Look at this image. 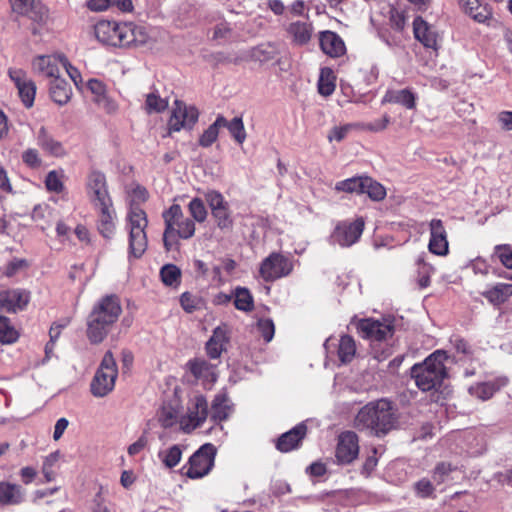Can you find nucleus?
<instances>
[{"mask_svg":"<svg viewBox=\"0 0 512 512\" xmlns=\"http://www.w3.org/2000/svg\"><path fill=\"white\" fill-rule=\"evenodd\" d=\"M274 58V50L271 47L268 46H258L254 47L251 50L245 52L241 58L235 59L234 62L238 63L239 61H245V60H253L258 62H267Z\"/></svg>","mask_w":512,"mask_h":512,"instance_id":"obj_37","label":"nucleus"},{"mask_svg":"<svg viewBox=\"0 0 512 512\" xmlns=\"http://www.w3.org/2000/svg\"><path fill=\"white\" fill-rule=\"evenodd\" d=\"M307 433L304 423L296 425L288 432L283 433L276 442V448L284 453L297 449Z\"/></svg>","mask_w":512,"mask_h":512,"instance_id":"obj_21","label":"nucleus"},{"mask_svg":"<svg viewBox=\"0 0 512 512\" xmlns=\"http://www.w3.org/2000/svg\"><path fill=\"white\" fill-rule=\"evenodd\" d=\"M398 423L396 409L387 399H378L364 405L354 419L359 430H368L373 435L383 436L395 429Z\"/></svg>","mask_w":512,"mask_h":512,"instance_id":"obj_2","label":"nucleus"},{"mask_svg":"<svg viewBox=\"0 0 512 512\" xmlns=\"http://www.w3.org/2000/svg\"><path fill=\"white\" fill-rule=\"evenodd\" d=\"M117 376L116 361L111 351H107L91 381L90 390L92 395L97 398L108 395L114 389Z\"/></svg>","mask_w":512,"mask_h":512,"instance_id":"obj_7","label":"nucleus"},{"mask_svg":"<svg viewBox=\"0 0 512 512\" xmlns=\"http://www.w3.org/2000/svg\"><path fill=\"white\" fill-rule=\"evenodd\" d=\"M95 209L98 212V231L103 237L110 239L114 235L116 229V213L113 208V205H107V207L102 206Z\"/></svg>","mask_w":512,"mask_h":512,"instance_id":"obj_28","label":"nucleus"},{"mask_svg":"<svg viewBox=\"0 0 512 512\" xmlns=\"http://www.w3.org/2000/svg\"><path fill=\"white\" fill-rule=\"evenodd\" d=\"M8 76L17 88V90L23 87L26 83H28L31 80V78L28 77V74L25 70L17 67L9 68Z\"/></svg>","mask_w":512,"mask_h":512,"instance_id":"obj_52","label":"nucleus"},{"mask_svg":"<svg viewBox=\"0 0 512 512\" xmlns=\"http://www.w3.org/2000/svg\"><path fill=\"white\" fill-rule=\"evenodd\" d=\"M235 141L239 144H242L246 139V132L244 128L243 121L240 117H235L231 121L226 120V125H224Z\"/></svg>","mask_w":512,"mask_h":512,"instance_id":"obj_47","label":"nucleus"},{"mask_svg":"<svg viewBox=\"0 0 512 512\" xmlns=\"http://www.w3.org/2000/svg\"><path fill=\"white\" fill-rule=\"evenodd\" d=\"M226 125V118L219 115L214 123H212L200 136L199 145L202 147L211 146L218 138L220 128Z\"/></svg>","mask_w":512,"mask_h":512,"instance_id":"obj_36","label":"nucleus"},{"mask_svg":"<svg viewBox=\"0 0 512 512\" xmlns=\"http://www.w3.org/2000/svg\"><path fill=\"white\" fill-rule=\"evenodd\" d=\"M93 32L101 44L117 48L142 46L150 39L146 27L134 22L100 20Z\"/></svg>","mask_w":512,"mask_h":512,"instance_id":"obj_1","label":"nucleus"},{"mask_svg":"<svg viewBox=\"0 0 512 512\" xmlns=\"http://www.w3.org/2000/svg\"><path fill=\"white\" fill-rule=\"evenodd\" d=\"M24 500V490L18 484L0 481V504L17 505Z\"/></svg>","mask_w":512,"mask_h":512,"instance_id":"obj_30","label":"nucleus"},{"mask_svg":"<svg viewBox=\"0 0 512 512\" xmlns=\"http://www.w3.org/2000/svg\"><path fill=\"white\" fill-rule=\"evenodd\" d=\"M357 330L370 341H382L393 334V326L388 320L362 319L357 323Z\"/></svg>","mask_w":512,"mask_h":512,"instance_id":"obj_14","label":"nucleus"},{"mask_svg":"<svg viewBox=\"0 0 512 512\" xmlns=\"http://www.w3.org/2000/svg\"><path fill=\"white\" fill-rule=\"evenodd\" d=\"M390 123V117L384 115L381 118L374 120L373 122L363 125V129L371 132H380L387 128Z\"/></svg>","mask_w":512,"mask_h":512,"instance_id":"obj_61","label":"nucleus"},{"mask_svg":"<svg viewBox=\"0 0 512 512\" xmlns=\"http://www.w3.org/2000/svg\"><path fill=\"white\" fill-rule=\"evenodd\" d=\"M232 411V406L225 392L218 393L212 402V419L223 421L228 418Z\"/></svg>","mask_w":512,"mask_h":512,"instance_id":"obj_34","label":"nucleus"},{"mask_svg":"<svg viewBox=\"0 0 512 512\" xmlns=\"http://www.w3.org/2000/svg\"><path fill=\"white\" fill-rule=\"evenodd\" d=\"M19 338V333L11 324L9 318L0 315V342L2 344H12Z\"/></svg>","mask_w":512,"mask_h":512,"instance_id":"obj_42","label":"nucleus"},{"mask_svg":"<svg viewBox=\"0 0 512 512\" xmlns=\"http://www.w3.org/2000/svg\"><path fill=\"white\" fill-rule=\"evenodd\" d=\"M30 301V292L24 289H8L0 292V307L9 313L23 311Z\"/></svg>","mask_w":512,"mask_h":512,"instance_id":"obj_19","label":"nucleus"},{"mask_svg":"<svg viewBox=\"0 0 512 512\" xmlns=\"http://www.w3.org/2000/svg\"><path fill=\"white\" fill-rule=\"evenodd\" d=\"M293 267V261L290 257L273 252L261 262L259 275L266 282L275 281L288 276Z\"/></svg>","mask_w":512,"mask_h":512,"instance_id":"obj_10","label":"nucleus"},{"mask_svg":"<svg viewBox=\"0 0 512 512\" xmlns=\"http://www.w3.org/2000/svg\"><path fill=\"white\" fill-rule=\"evenodd\" d=\"M234 305L238 310L249 312L254 307V300L247 288L237 287L234 292Z\"/></svg>","mask_w":512,"mask_h":512,"instance_id":"obj_40","label":"nucleus"},{"mask_svg":"<svg viewBox=\"0 0 512 512\" xmlns=\"http://www.w3.org/2000/svg\"><path fill=\"white\" fill-rule=\"evenodd\" d=\"M335 76L330 68H322L318 80V91L322 96H330L335 90Z\"/></svg>","mask_w":512,"mask_h":512,"instance_id":"obj_39","label":"nucleus"},{"mask_svg":"<svg viewBox=\"0 0 512 512\" xmlns=\"http://www.w3.org/2000/svg\"><path fill=\"white\" fill-rule=\"evenodd\" d=\"M198 118L199 111L195 106L175 100L167 122V134L165 136H171L172 133L181 130H191L197 123Z\"/></svg>","mask_w":512,"mask_h":512,"instance_id":"obj_8","label":"nucleus"},{"mask_svg":"<svg viewBox=\"0 0 512 512\" xmlns=\"http://www.w3.org/2000/svg\"><path fill=\"white\" fill-rule=\"evenodd\" d=\"M320 47L330 57H340L345 51V44L341 37L332 31H324L320 34Z\"/></svg>","mask_w":512,"mask_h":512,"instance_id":"obj_27","label":"nucleus"},{"mask_svg":"<svg viewBox=\"0 0 512 512\" xmlns=\"http://www.w3.org/2000/svg\"><path fill=\"white\" fill-rule=\"evenodd\" d=\"M158 421L164 428H170L178 420L177 411L171 406H163L158 412Z\"/></svg>","mask_w":512,"mask_h":512,"instance_id":"obj_48","label":"nucleus"},{"mask_svg":"<svg viewBox=\"0 0 512 512\" xmlns=\"http://www.w3.org/2000/svg\"><path fill=\"white\" fill-rule=\"evenodd\" d=\"M206 200L211 208V211H215L227 206L223 196L217 191L208 192L206 194Z\"/></svg>","mask_w":512,"mask_h":512,"instance_id":"obj_60","label":"nucleus"},{"mask_svg":"<svg viewBox=\"0 0 512 512\" xmlns=\"http://www.w3.org/2000/svg\"><path fill=\"white\" fill-rule=\"evenodd\" d=\"M413 33L415 38L428 49L437 51L440 47L441 37L436 28L418 16L413 21Z\"/></svg>","mask_w":512,"mask_h":512,"instance_id":"obj_17","label":"nucleus"},{"mask_svg":"<svg viewBox=\"0 0 512 512\" xmlns=\"http://www.w3.org/2000/svg\"><path fill=\"white\" fill-rule=\"evenodd\" d=\"M508 384V379L505 376L497 377L493 381L477 383L469 387V393L480 399V400H488L490 399L497 391L501 388L505 387Z\"/></svg>","mask_w":512,"mask_h":512,"instance_id":"obj_25","label":"nucleus"},{"mask_svg":"<svg viewBox=\"0 0 512 512\" xmlns=\"http://www.w3.org/2000/svg\"><path fill=\"white\" fill-rule=\"evenodd\" d=\"M212 215L215 217L217 221L218 227L221 229L229 228L232 225V219L230 217L228 207H223L221 209H217L212 211Z\"/></svg>","mask_w":512,"mask_h":512,"instance_id":"obj_57","label":"nucleus"},{"mask_svg":"<svg viewBox=\"0 0 512 512\" xmlns=\"http://www.w3.org/2000/svg\"><path fill=\"white\" fill-rule=\"evenodd\" d=\"M160 276L167 286H178L181 281V271L173 264H167L161 268Z\"/></svg>","mask_w":512,"mask_h":512,"instance_id":"obj_45","label":"nucleus"},{"mask_svg":"<svg viewBox=\"0 0 512 512\" xmlns=\"http://www.w3.org/2000/svg\"><path fill=\"white\" fill-rule=\"evenodd\" d=\"M87 195L94 208L112 206L113 202L109 195L106 177L103 173L94 171L88 176L86 183Z\"/></svg>","mask_w":512,"mask_h":512,"instance_id":"obj_12","label":"nucleus"},{"mask_svg":"<svg viewBox=\"0 0 512 512\" xmlns=\"http://www.w3.org/2000/svg\"><path fill=\"white\" fill-rule=\"evenodd\" d=\"M356 354L355 340L349 335H343L338 344V357L342 363L351 362Z\"/></svg>","mask_w":512,"mask_h":512,"instance_id":"obj_38","label":"nucleus"},{"mask_svg":"<svg viewBox=\"0 0 512 512\" xmlns=\"http://www.w3.org/2000/svg\"><path fill=\"white\" fill-rule=\"evenodd\" d=\"M189 212L193 219L197 222L205 221L207 217V210L203 201L199 198H194L189 203Z\"/></svg>","mask_w":512,"mask_h":512,"instance_id":"obj_51","label":"nucleus"},{"mask_svg":"<svg viewBox=\"0 0 512 512\" xmlns=\"http://www.w3.org/2000/svg\"><path fill=\"white\" fill-rule=\"evenodd\" d=\"M49 93L55 103L65 105L71 98L72 89L64 79L56 77L50 82Z\"/></svg>","mask_w":512,"mask_h":512,"instance_id":"obj_32","label":"nucleus"},{"mask_svg":"<svg viewBox=\"0 0 512 512\" xmlns=\"http://www.w3.org/2000/svg\"><path fill=\"white\" fill-rule=\"evenodd\" d=\"M483 296L492 304L500 305L512 296V284L499 283L485 291Z\"/></svg>","mask_w":512,"mask_h":512,"instance_id":"obj_35","label":"nucleus"},{"mask_svg":"<svg viewBox=\"0 0 512 512\" xmlns=\"http://www.w3.org/2000/svg\"><path fill=\"white\" fill-rule=\"evenodd\" d=\"M122 313L120 300L115 295L99 299L87 318V338L92 344L101 343Z\"/></svg>","mask_w":512,"mask_h":512,"instance_id":"obj_3","label":"nucleus"},{"mask_svg":"<svg viewBox=\"0 0 512 512\" xmlns=\"http://www.w3.org/2000/svg\"><path fill=\"white\" fill-rule=\"evenodd\" d=\"M215 455L216 450L212 444L202 445L184 466L186 476L191 479L206 476L214 466Z\"/></svg>","mask_w":512,"mask_h":512,"instance_id":"obj_9","label":"nucleus"},{"mask_svg":"<svg viewBox=\"0 0 512 512\" xmlns=\"http://www.w3.org/2000/svg\"><path fill=\"white\" fill-rule=\"evenodd\" d=\"M208 416V404L204 396L196 395L188 403L187 413L180 419V426L190 432L201 426Z\"/></svg>","mask_w":512,"mask_h":512,"instance_id":"obj_13","label":"nucleus"},{"mask_svg":"<svg viewBox=\"0 0 512 512\" xmlns=\"http://www.w3.org/2000/svg\"><path fill=\"white\" fill-rule=\"evenodd\" d=\"M257 330L266 342H270L275 333V326L271 319L262 318L257 322Z\"/></svg>","mask_w":512,"mask_h":512,"instance_id":"obj_53","label":"nucleus"},{"mask_svg":"<svg viewBox=\"0 0 512 512\" xmlns=\"http://www.w3.org/2000/svg\"><path fill=\"white\" fill-rule=\"evenodd\" d=\"M148 225L147 215L137 206H131L127 214V226L129 229L130 253L138 258L147 248V236L145 229Z\"/></svg>","mask_w":512,"mask_h":512,"instance_id":"obj_6","label":"nucleus"},{"mask_svg":"<svg viewBox=\"0 0 512 512\" xmlns=\"http://www.w3.org/2000/svg\"><path fill=\"white\" fill-rule=\"evenodd\" d=\"M497 121L501 129L505 131L512 130V111H501L497 115Z\"/></svg>","mask_w":512,"mask_h":512,"instance_id":"obj_64","label":"nucleus"},{"mask_svg":"<svg viewBox=\"0 0 512 512\" xmlns=\"http://www.w3.org/2000/svg\"><path fill=\"white\" fill-rule=\"evenodd\" d=\"M286 32L292 43L302 46L310 41L314 28L309 19L297 20L288 24Z\"/></svg>","mask_w":512,"mask_h":512,"instance_id":"obj_23","label":"nucleus"},{"mask_svg":"<svg viewBox=\"0 0 512 512\" xmlns=\"http://www.w3.org/2000/svg\"><path fill=\"white\" fill-rule=\"evenodd\" d=\"M18 95H19L22 103L27 108L32 107L34 100H35V95H36V85H35L34 81L31 79L23 87L18 89Z\"/></svg>","mask_w":512,"mask_h":512,"instance_id":"obj_49","label":"nucleus"},{"mask_svg":"<svg viewBox=\"0 0 512 512\" xmlns=\"http://www.w3.org/2000/svg\"><path fill=\"white\" fill-rule=\"evenodd\" d=\"M494 255L499 259L504 267L512 269V245H496L494 247Z\"/></svg>","mask_w":512,"mask_h":512,"instance_id":"obj_50","label":"nucleus"},{"mask_svg":"<svg viewBox=\"0 0 512 512\" xmlns=\"http://www.w3.org/2000/svg\"><path fill=\"white\" fill-rule=\"evenodd\" d=\"M64 63V55H41L33 60L32 67L36 73L53 80L60 77V70Z\"/></svg>","mask_w":512,"mask_h":512,"instance_id":"obj_18","label":"nucleus"},{"mask_svg":"<svg viewBox=\"0 0 512 512\" xmlns=\"http://www.w3.org/2000/svg\"><path fill=\"white\" fill-rule=\"evenodd\" d=\"M165 229L163 242L166 250H172L178 245L179 239H190L195 233L194 222L185 217L179 204L173 203L162 212Z\"/></svg>","mask_w":512,"mask_h":512,"instance_id":"obj_5","label":"nucleus"},{"mask_svg":"<svg viewBox=\"0 0 512 512\" xmlns=\"http://www.w3.org/2000/svg\"><path fill=\"white\" fill-rule=\"evenodd\" d=\"M363 194L366 193L372 200L380 201L385 198L386 190L370 177H364Z\"/></svg>","mask_w":512,"mask_h":512,"instance_id":"obj_44","label":"nucleus"},{"mask_svg":"<svg viewBox=\"0 0 512 512\" xmlns=\"http://www.w3.org/2000/svg\"><path fill=\"white\" fill-rule=\"evenodd\" d=\"M27 267V262L23 259H14L9 262L4 268V274L7 277L15 276L20 270Z\"/></svg>","mask_w":512,"mask_h":512,"instance_id":"obj_62","label":"nucleus"},{"mask_svg":"<svg viewBox=\"0 0 512 512\" xmlns=\"http://www.w3.org/2000/svg\"><path fill=\"white\" fill-rule=\"evenodd\" d=\"M188 368L192 375L202 380V382L206 385L213 384L217 379L216 366L208 363L204 359H194L188 362Z\"/></svg>","mask_w":512,"mask_h":512,"instance_id":"obj_26","label":"nucleus"},{"mask_svg":"<svg viewBox=\"0 0 512 512\" xmlns=\"http://www.w3.org/2000/svg\"><path fill=\"white\" fill-rule=\"evenodd\" d=\"M62 459V453L56 450L44 457L41 472L45 478V482H52L56 479L57 469Z\"/></svg>","mask_w":512,"mask_h":512,"instance_id":"obj_33","label":"nucleus"},{"mask_svg":"<svg viewBox=\"0 0 512 512\" xmlns=\"http://www.w3.org/2000/svg\"><path fill=\"white\" fill-rule=\"evenodd\" d=\"M447 358L446 352L437 350L430 354L423 362L412 366L411 376L420 390L426 392L441 386L447 376L445 367Z\"/></svg>","mask_w":512,"mask_h":512,"instance_id":"obj_4","label":"nucleus"},{"mask_svg":"<svg viewBox=\"0 0 512 512\" xmlns=\"http://www.w3.org/2000/svg\"><path fill=\"white\" fill-rule=\"evenodd\" d=\"M168 107V101L157 93H149L146 96L145 110L148 114L161 113Z\"/></svg>","mask_w":512,"mask_h":512,"instance_id":"obj_46","label":"nucleus"},{"mask_svg":"<svg viewBox=\"0 0 512 512\" xmlns=\"http://www.w3.org/2000/svg\"><path fill=\"white\" fill-rule=\"evenodd\" d=\"M416 94L408 89H400V90H389L383 97V103H394L399 104L406 109L412 110L416 108Z\"/></svg>","mask_w":512,"mask_h":512,"instance_id":"obj_29","label":"nucleus"},{"mask_svg":"<svg viewBox=\"0 0 512 512\" xmlns=\"http://www.w3.org/2000/svg\"><path fill=\"white\" fill-rule=\"evenodd\" d=\"M460 6L472 19L479 23H485L491 18V11L480 0H458Z\"/></svg>","mask_w":512,"mask_h":512,"instance_id":"obj_31","label":"nucleus"},{"mask_svg":"<svg viewBox=\"0 0 512 512\" xmlns=\"http://www.w3.org/2000/svg\"><path fill=\"white\" fill-rule=\"evenodd\" d=\"M415 490L418 496L426 498L433 494L434 487L429 480L421 479L415 484Z\"/></svg>","mask_w":512,"mask_h":512,"instance_id":"obj_63","label":"nucleus"},{"mask_svg":"<svg viewBox=\"0 0 512 512\" xmlns=\"http://www.w3.org/2000/svg\"><path fill=\"white\" fill-rule=\"evenodd\" d=\"M22 161L30 168H39L42 165L39 152L35 148H28L22 153Z\"/></svg>","mask_w":512,"mask_h":512,"instance_id":"obj_54","label":"nucleus"},{"mask_svg":"<svg viewBox=\"0 0 512 512\" xmlns=\"http://www.w3.org/2000/svg\"><path fill=\"white\" fill-rule=\"evenodd\" d=\"M35 138L38 147L45 154L52 157H64L66 155L63 144L55 139L44 126L40 127Z\"/></svg>","mask_w":512,"mask_h":512,"instance_id":"obj_22","label":"nucleus"},{"mask_svg":"<svg viewBox=\"0 0 512 512\" xmlns=\"http://www.w3.org/2000/svg\"><path fill=\"white\" fill-rule=\"evenodd\" d=\"M359 454V440L356 433L345 431L338 437L335 457L339 464L352 463Z\"/></svg>","mask_w":512,"mask_h":512,"instance_id":"obj_15","label":"nucleus"},{"mask_svg":"<svg viewBox=\"0 0 512 512\" xmlns=\"http://www.w3.org/2000/svg\"><path fill=\"white\" fill-rule=\"evenodd\" d=\"M158 457L165 467L173 468L181 461L182 449L179 445H173L167 449L159 451Z\"/></svg>","mask_w":512,"mask_h":512,"instance_id":"obj_41","label":"nucleus"},{"mask_svg":"<svg viewBox=\"0 0 512 512\" xmlns=\"http://www.w3.org/2000/svg\"><path fill=\"white\" fill-rule=\"evenodd\" d=\"M46 188L51 192L60 193L63 190L62 177L56 171H50L45 179Z\"/></svg>","mask_w":512,"mask_h":512,"instance_id":"obj_55","label":"nucleus"},{"mask_svg":"<svg viewBox=\"0 0 512 512\" xmlns=\"http://www.w3.org/2000/svg\"><path fill=\"white\" fill-rule=\"evenodd\" d=\"M9 2L15 14L29 18L38 26L47 24L49 10L40 0H9Z\"/></svg>","mask_w":512,"mask_h":512,"instance_id":"obj_11","label":"nucleus"},{"mask_svg":"<svg viewBox=\"0 0 512 512\" xmlns=\"http://www.w3.org/2000/svg\"><path fill=\"white\" fill-rule=\"evenodd\" d=\"M451 471H452V468L449 464L441 463V464L437 465L433 472V476H432L433 481L437 485L444 483L447 480Z\"/></svg>","mask_w":512,"mask_h":512,"instance_id":"obj_59","label":"nucleus"},{"mask_svg":"<svg viewBox=\"0 0 512 512\" xmlns=\"http://www.w3.org/2000/svg\"><path fill=\"white\" fill-rule=\"evenodd\" d=\"M353 128H355V125H353V124H345L343 126H335L330 130L327 138L330 142H332V141L340 142L348 135V133Z\"/></svg>","mask_w":512,"mask_h":512,"instance_id":"obj_56","label":"nucleus"},{"mask_svg":"<svg viewBox=\"0 0 512 512\" xmlns=\"http://www.w3.org/2000/svg\"><path fill=\"white\" fill-rule=\"evenodd\" d=\"M228 334L229 330L226 325L214 329L212 336L206 343V352L211 359H217L221 356L229 340Z\"/></svg>","mask_w":512,"mask_h":512,"instance_id":"obj_24","label":"nucleus"},{"mask_svg":"<svg viewBox=\"0 0 512 512\" xmlns=\"http://www.w3.org/2000/svg\"><path fill=\"white\" fill-rule=\"evenodd\" d=\"M180 303L182 308L186 312L192 313L193 311L198 309L200 300L196 296H193L192 294L185 292L180 297Z\"/></svg>","mask_w":512,"mask_h":512,"instance_id":"obj_58","label":"nucleus"},{"mask_svg":"<svg viewBox=\"0 0 512 512\" xmlns=\"http://www.w3.org/2000/svg\"><path fill=\"white\" fill-rule=\"evenodd\" d=\"M364 221L359 218L354 222L339 223L332 234V240L342 247H349L356 243L363 233Z\"/></svg>","mask_w":512,"mask_h":512,"instance_id":"obj_16","label":"nucleus"},{"mask_svg":"<svg viewBox=\"0 0 512 512\" xmlns=\"http://www.w3.org/2000/svg\"><path fill=\"white\" fill-rule=\"evenodd\" d=\"M364 177H352L339 181L335 185V190L346 193L363 194Z\"/></svg>","mask_w":512,"mask_h":512,"instance_id":"obj_43","label":"nucleus"},{"mask_svg":"<svg viewBox=\"0 0 512 512\" xmlns=\"http://www.w3.org/2000/svg\"><path fill=\"white\" fill-rule=\"evenodd\" d=\"M429 230V251L439 256L447 255L449 251V245L447 240V232L442 220L432 219L429 223Z\"/></svg>","mask_w":512,"mask_h":512,"instance_id":"obj_20","label":"nucleus"}]
</instances>
